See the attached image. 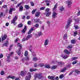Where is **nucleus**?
Instances as JSON below:
<instances>
[{
  "instance_id": "f704fd0d",
  "label": "nucleus",
  "mask_w": 80,
  "mask_h": 80,
  "mask_svg": "<svg viewBox=\"0 0 80 80\" xmlns=\"http://www.w3.org/2000/svg\"><path fill=\"white\" fill-rule=\"evenodd\" d=\"M29 50L30 52H32V47L30 46L29 48Z\"/></svg>"
},
{
  "instance_id": "09e8293b",
  "label": "nucleus",
  "mask_w": 80,
  "mask_h": 80,
  "mask_svg": "<svg viewBox=\"0 0 80 80\" xmlns=\"http://www.w3.org/2000/svg\"><path fill=\"white\" fill-rule=\"evenodd\" d=\"M75 41L74 40H72L71 41V43H73V44H74V43H75Z\"/></svg>"
},
{
  "instance_id": "a18cd8bd",
  "label": "nucleus",
  "mask_w": 80,
  "mask_h": 80,
  "mask_svg": "<svg viewBox=\"0 0 80 80\" xmlns=\"http://www.w3.org/2000/svg\"><path fill=\"white\" fill-rule=\"evenodd\" d=\"M60 10L61 11H63L64 10V8H63V7H62L60 8Z\"/></svg>"
},
{
  "instance_id": "4468645a",
  "label": "nucleus",
  "mask_w": 80,
  "mask_h": 80,
  "mask_svg": "<svg viewBox=\"0 0 80 80\" xmlns=\"http://www.w3.org/2000/svg\"><path fill=\"white\" fill-rule=\"evenodd\" d=\"M48 78L49 79H51L52 80H55V78L52 76H48Z\"/></svg>"
},
{
  "instance_id": "c756f323",
  "label": "nucleus",
  "mask_w": 80,
  "mask_h": 80,
  "mask_svg": "<svg viewBox=\"0 0 80 80\" xmlns=\"http://www.w3.org/2000/svg\"><path fill=\"white\" fill-rule=\"evenodd\" d=\"M28 54V52L27 51H26L24 53V56L25 57H27Z\"/></svg>"
},
{
  "instance_id": "412c9836",
  "label": "nucleus",
  "mask_w": 80,
  "mask_h": 80,
  "mask_svg": "<svg viewBox=\"0 0 80 80\" xmlns=\"http://www.w3.org/2000/svg\"><path fill=\"white\" fill-rule=\"evenodd\" d=\"M32 37V34H31L29 35H28L27 36V37L26 38L28 40L29 38H31Z\"/></svg>"
},
{
  "instance_id": "338daca9",
  "label": "nucleus",
  "mask_w": 80,
  "mask_h": 80,
  "mask_svg": "<svg viewBox=\"0 0 80 80\" xmlns=\"http://www.w3.org/2000/svg\"><path fill=\"white\" fill-rule=\"evenodd\" d=\"M15 77L14 76H11V78H12V79H14Z\"/></svg>"
},
{
  "instance_id": "6ab92c4d",
  "label": "nucleus",
  "mask_w": 80,
  "mask_h": 80,
  "mask_svg": "<svg viewBox=\"0 0 80 80\" xmlns=\"http://www.w3.org/2000/svg\"><path fill=\"white\" fill-rule=\"evenodd\" d=\"M8 44V41H6V42L4 44H3L2 45V47L3 46H5L6 47H7V45Z\"/></svg>"
},
{
  "instance_id": "a211bd4d",
  "label": "nucleus",
  "mask_w": 80,
  "mask_h": 80,
  "mask_svg": "<svg viewBox=\"0 0 80 80\" xmlns=\"http://www.w3.org/2000/svg\"><path fill=\"white\" fill-rule=\"evenodd\" d=\"M32 60L34 62H35L38 60V58L36 57H34L32 58Z\"/></svg>"
},
{
  "instance_id": "6e6d98bb",
  "label": "nucleus",
  "mask_w": 80,
  "mask_h": 80,
  "mask_svg": "<svg viewBox=\"0 0 80 80\" xmlns=\"http://www.w3.org/2000/svg\"><path fill=\"white\" fill-rule=\"evenodd\" d=\"M28 24L29 25H31L32 24V22H31L30 21H28Z\"/></svg>"
},
{
  "instance_id": "f3484780",
  "label": "nucleus",
  "mask_w": 80,
  "mask_h": 80,
  "mask_svg": "<svg viewBox=\"0 0 80 80\" xmlns=\"http://www.w3.org/2000/svg\"><path fill=\"white\" fill-rule=\"evenodd\" d=\"M13 11H15V8H11L9 10V12L10 13H11V14H12L11 13L13 11Z\"/></svg>"
},
{
  "instance_id": "8fccbe9b",
  "label": "nucleus",
  "mask_w": 80,
  "mask_h": 80,
  "mask_svg": "<svg viewBox=\"0 0 80 80\" xmlns=\"http://www.w3.org/2000/svg\"><path fill=\"white\" fill-rule=\"evenodd\" d=\"M4 73H5V72L3 71H2L1 72V74L2 75H4Z\"/></svg>"
},
{
  "instance_id": "1a4fd4ad",
  "label": "nucleus",
  "mask_w": 80,
  "mask_h": 80,
  "mask_svg": "<svg viewBox=\"0 0 80 80\" xmlns=\"http://www.w3.org/2000/svg\"><path fill=\"white\" fill-rule=\"evenodd\" d=\"M64 52L65 53H66L67 54H68L69 55V54H70V53H71V52L70 51H68V50H67V49H65L64 51Z\"/></svg>"
},
{
  "instance_id": "4d7b16f0",
  "label": "nucleus",
  "mask_w": 80,
  "mask_h": 80,
  "mask_svg": "<svg viewBox=\"0 0 80 80\" xmlns=\"http://www.w3.org/2000/svg\"><path fill=\"white\" fill-rule=\"evenodd\" d=\"M39 27V24H38L37 23L35 25V27H36V28H38Z\"/></svg>"
},
{
  "instance_id": "864d4df0",
  "label": "nucleus",
  "mask_w": 80,
  "mask_h": 80,
  "mask_svg": "<svg viewBox=\"0 0 80 80\" xmlns=\"http://www.w3.org/2000/svg\"><path fill=\"white\" fill-rule=\"evenodd\" d=\"M67 34H65L64 35V38H67Z\"/></svg>"
},
{
  "instance_id": "774afa93",
  "label": "nucleus",
  "mask_w": 80,
  "mask_h": 80,
  "mask_svg": "<svg viewBox=\"0 0 80 80\" xmlns=\"http://www.w3.org/2000/svg\"><path fill=\"white\" fill-rule=\"evenodd\" d=\"M3 57V55L2 54H0V58H2Z\"/></svg>"
},
{
  "instance_id": "f03ea898",
  "label": "nucleus",
  "mask_w": 80,
  "mask_h": 80,
  "mask_svg": "<svg viewBox=\"0 0 80 80\" xmlns=\"http://www.w3.org/2000/svg\"><path fill=\"white\" fill-rule=\"evenodd\" d=\"M42 73H39L38 74H36L35 76V78H38V79H42V76H41Z\"/></svg>"
},
{
  "instance_id": "c03bdc74",
  "label": "nucleus",
  "mask_w": 80,
  "mask_h": 80,
  "mask_svg": "<svg viewBox=\"0 0 80 80\" xmlns=\"http://www.w3.org/2000/svg\"><path fill=\"white\" fill-rule=\"evenodd\" d=\"M72 59L73 60H77V59H78V57H73L72 58Z\"/></svg>"
},
{
  "instance_id": "7ed1b4c3",
  "label": "nucleus",
  "mask_w": 80,
  "mask_h": 80,
  "mask_svg": "<svg viewBox=\"0 0 80 80\" xmlns=\"http://www.w3.org/2000/svg\"><path fill=\"white\" fill-rule=\"evenodd\" d=\"M31 74L30 72H28V76H27L25 78V80H29L30 79L32 76L31 75Z\"/></svg>"
},
{
  "instance_id": "e433bc0d",
  "label": "nucleus",
  "mask_w": 80,
  "mask_h": 80,
  "mask_svg": "<svg viewBox=\"0 0 80 80\" xmlns=\"http://www.w3.org/2000/svg\"><path fill=\"white\" fill-rule=\"evenodd\" d=\"M34 22H39V20H40L39 19H34Z\"/></svg>"
},
{
  "instance_id": "0eeeda50",
  "label": "nucleus",
  "mask_w": 80,
  "mask_h": 80,
  "mask_svg": "<svg viewBox=\"0 0 80 80\" xmlns=\"http://www.w3.org/2000/svg\"><path fill=\"white\" fill-rule=\"evenodd\" d=\"M58 65L62 66V65H64L65 63L62 62H58Z\"/></svg>"
},
{
  "instance_id": "a19ab883",
  "label": "nucleus",
  "mask_w": 80,
  "mask_h": 80,
  "mask_svg": "<svg viewBox=\"0 0 80 80\" xmlns=\"http://www.w3.org/2000/svg\"><path fill=\"white\" fill-rule=\"evenodd\" d=\"M50 9L49 8H46L45 10L46 12H49Z\"/></svg>"
},
{
  "instance_id": "9b49d317",
  "label": "nucleus",
  "mask_w": 80,
  "mask_h": 80,
  "mask_svg": "<svg viewBox=\"0 0 80 80\" xmlns=\"http://www.w3.org/2000/svg\"><path fill=\"white\" fill-rule=\"evenodd\" d=\"M40 12H37L35 13V17H38L40 16Z\"/></svg>"
},
{
  "instance_id": "3c124183",
  "label": "nucleus",
  "mask_w": 80,
  "mask_h": 80,
  "mask_svg": "<svg viewBox=\"0 0 80 80\" xmlns=\"http://www.w3.org/2000/svg\"><path fill=\"white\" fill-rule=\"evenodd\" d=\"M27 40H28L26 38H24L22 40V42H24V41H26Z\"/></svg>"
},
{
  "instance_id": "e2e57ef3",
  "label": "nucleus",
  "mask_w": 80,
  "mask_h": 80,
  "mask_svg": "<svg viewBox=\"0 0 80 80\" xmlns=\"http://www.w3.org/2000/svg\"><path fill=\"white\" fill-rule=\"evenodd\" d=\"M37 67V63H34V67Z\"/></svg>"
},
{
  "instance_id": "473e14b6",
  "label": "nucleus",
  "mask_w": 80,
  "mask_h": 80,
  "mask_svg": "<svg viewBox=\"0 0 80 80\" xmlns=\"http://www.w3.org/2000/svg\"><path fill=\"white\" fill-rule=\"evenodd\" d=\"M23 6H21L19 8V11H22V10H23Z\"/></svg>"
},
{
  "instance_id": "7c9ffc66",
  "label": "nucleus",
  "mask_w": 80,
  "mask_h": 80,
  "mask_svg": "<svg viewBox=\"0 0 80 80\" xmlns=\"http://www.w3.org/2000/svg\"><path fill=\"white\" fill-rule=\"evenodd\" d=\"M69 56H62V58H64V59H66V58H67Z\"/></svg>"
},
{
  "instance_id": "4be33fe9",
  "label": "nucleus",
  "mask_w": 80,
  "mask_h": 80,
  "mask_svg": "<svg viewBox=\"0 0 80 80\" xmlns=\"http://www.w3.org/2000/svg\"><path fill=\"white\" fill-rule=\"evenodd\" d=\"M37 69L36 68H31L29 69V71L31 72H34V71H36Z\"/></svg>"
},
{
  "instance_id": "de8ad7c7",
  "label": "nucleus",
  "mask_w": 80,
  "mask_h": 80,
  "mask_svg": "<svg viewBox=\"0 0 80 80\" xmlns=\"http://www.w3.org/2000/svg\"><path fill=\"white\" fill-rule=\"evenodd\" d=\"M77 62H78L77 61H74L72 63V64H76V63H77Z\"/></svg>"
},
{
  "instance_id": "5701e85b",
  "label": "nucleus",
  "mask_w": 80,
  "mask_h": 80,
  "mask_svg": "<svg viewBox=\"0 0 80 80\" xmlns=\"http://www.w3.org/2000/svg\"><path fill=\"white\" fill-rule=\"evenodd\" d=\"M37 35L39 37H40V36H42V35L43 33L41 32H38V33Z\"/></svg>"
},
{
  "instance_id": "cd10ccee",
  "label": "nucleus",
  "mask_w": 80,
  "mask_h": 80,
  "mask_svg": "<svg viewBox=\"0 0 80 80\" xmlns=\"http://www.w3.org/2000/svg\"><path fill=\"white\" fill-rule=\"evenodd\" d=\"M38 66H39V67H43L44 66V64L43 63H40L38 64Z\"/></svg>"
},
{
  "instance_id": "aec40b11",
  "label": "nucleus",
  "mask_w": 80,
  "mask_h": 80,
  "mask_svg": "<svg viewBox=\"0 0 80 80\" xmlns=\"http://www.w3.org/2000/svg\"><path fill=\"white\" fill-rule=\"evenodd\" d=\"M57 68V66L55 65L52 66L51 69L52 70H54V69H55Z\"/></svg>"
},
{
  "instance_id": "ddd939ff",
  "label": "nucleus",
  "mask_w": 80,
  "mask_h": 80,
  "mask_svg": "<svg viewBox=\"0 0 80 80\" xmlns=\"http://www.w3.org/2000/svg\"><path fill=\"white\" fill-rule=\"evenodd\" d=\"M6 38H7V35L4 34L3 35V37L2 38V41L3 42V41L5 40Z\"/></svg>"
},
{
  "instance_id": "4c0bfd02",
  "label": "nucleus",
  "mask_w": 80,
  "mask_h": 80,
  "mask_svg": "<svg viewBox=\"0 0 80 80\" xmlns=\"http://www.w3.org/2000/svg\"><path fill=\"white\" fill-rule=\"evenodd\" d=\"M57 7V4L55 5L54 8H53V10H54L55 9H56Z\"/></svg>"
},
{
  "instance_id": "37998d69",
  "label": "nucleus",
  "mask_w": 80,
  "mask_h": 80,
  "mask_svg": "<svg viewBox=\"0 0 80 80\" xmlns=\"http://www.w3.org/2000/svg\"><path fill=\"white\" fill-rule=\"evenodd\" d=\"M32 56L33 57H35L37 56V54L35 53V52H33L32 54Z\"/></svg>"
},
{
  "instance_id": "603ef678",
  "label": "nucleus",
  "mask_w": 80,
  "mask_h": 80,
  "mask_svg": "<svg viewBox=\"0 0 80 80\" xmlns=\"http://www.w3.org/2000/svg\"><path fill=\"white\" fill-rule=\"evenodd\" d=\"M14 59H15V60H18V59H19V57L17 56L15 57H14Z\"/></svg>"
},
{
  "instance_id": "39448f33",
  "label": "nucleus",
  "mask_w": 80,
  "mask_h": 80,
  "mask_svg": "<svg viewBox=\"0 0 80 80\" xmlns=\"http://www.w3.org/2000/svg\"><path fill=\"white\" fill-rule=\"evenodd\" d=\"M57 13L55 12H53L52 13V18H55L56 17H57Z\"/></svg>"
},
{
  "instance_id": "20e7f679",
  "label": "nucleus",
  "mask_w": 80,
  "mask_h": 80,
  "mask_svg": "<svg viewBox=\"0 0 80 80\" xmlns=\"http://www.w3.org/2000/svg\"><path fill=\"white\" fill-rule=\"evenodd\" d=\"M73 72H74L75 73L74 74L75 75L77 76V75H78L80 73V71L78 69H75L73 70Z\"/></svg>"
},
{
  "instance_id": "bf43d9fd",
  "label": "nucleus",
  "mask_w": 80,
  "mask_h": 80,
  "mask_svg": "<svg viewBox=\"0 0 80 80\" xmlns=\"http://www.w3.org/2000/svg\"><path fill=\"white\" fill-rule=\"evenodd\" d=\"M45 8V7H42V8H40V10H44Z\"/></svg>"
},
{
  "instance_id": "f8f14e48",
  "label": "nucleus",
  "mask_w": 80,
  "mask_h": 80,
  "mask_svg": "<svg viewBox=\"0 0 80 80\" xmlns=\"http://www.w3.org/2000/svg\"><path fill=\"white\" fill-rule=\"evenodd\" d=\"M44 67L46 68H50V67H51L50 65H47V64L44 65Z\"/></svg>"
},
{
  "instance_id": "5fc2aeb1",
  "label": "nucleus",
  "mask_w": 80,
  "mask_h": 80,
  "mask_svg": "<svg viewBox=\"0 0 80 80\" xmlns=\"http://www.w3.org/2000/svg\"><path fill=\"white\" fill-rule=\"evenodd\" d=\"M7 61L8 62H11V60H10V57H9V58L7 59Z\"/></svg>"
},
{
  "instance_id": "58836bf2",
  "label": "nucleus",
  "mask_w": 80,
  "mask_h": 80,
  "mask_svg": "<svg viewBox=\"0 0 80 80\" xmlns=\"http://www.w3.org/2000/svg\"><path fill=\"white\" fill-rule=\"evenodd\" d=\"M22 4V3L21 2L18 4V5L16 6V8H18V7H19L20 5Z\"/></svg>"
},
{
  "instance_id": "9d476101",
  "label": "nucleus",
  "mask_w": 80,
  "mask_h": 80,
  "mask_svg": "<svg viewBox=\"0 0 80 80\" xmlns=\"http://www.w3.org/2000/svg\"><path fill=\"white\" fill-rule=\"evenodd\" d=\"M66 4H68V7H70V6H69V5H70L72 4V2L70 1H66Z\"/></svg>"
},
{
  "instance_id": "69168bd1",
  "label": "nucleus",
  "mask_w": 80,
  "mask_h": 80,
  "mask_svg": "<svg viewBox=\"0 0 80 80\" xmlns=\"http://www.w3.org/2000/svg\"><path fill=\"white\" fill-rule=\"evenodd\" d=\"M3 8H7V5H4L3 6Z\"/></svg>"
},
{
  "instance_id": "a878e982",
  "label": "nucleus",
  "mask_w": 80,
  "mask_h": 80,
  "mask_svg": "<svg viewBox=\"0 0 80 80\" xmlns=\"http://www.w3.org/2000/svg\"><path fill=\"white\" fill-rule=\"evenodd\" d=\"M27 30V26H25L22 30V33H25Z\"/></svg>"
},
{
  "instance_id": "dca6fc26",
  "label": "nucleus",
  "mask_w": 80,
  "mask_h": 80,
  "mask_svg": "<svg viewBox=\"0 0 80 80\" xmlns=\"http://www.w3.org/2000/svg\"><path fill=\"white\" fill-rule=\"evenodd\" d=\"M72 22V20H71V19H68V23L67 24V25H68L69 26L70 25V23H71V22Z\"/></svg>"
},
{
  "instance_id": "052dcab7",
  "label": "nucleus",
  "mask_w": 80,
  "mask_h": 80,
  "mask_svg": "<svg viewBox=\"0 0 80 80\" xmlns=\"http://www.w3.org/2000/svg\"><path fill=\"white\" fill-rule=\"evenodd\" d=\"M77 35V32H74L73 34L74 37H75Z\"/></svg>"
},
{
  "instance_id": "49530a36",
  "label": "nucleus",
  "mask_w": 80,
  "mask_h": 80,
  "mask_svg": "<svg viewBox=\"0 0 80 80\" xmlns=\"http://www.w3.org/2000/svg\"><path fill=\"white\" fill-rule=\"evenodd\" d=\"M25 60H29V57L27 56V57H26V58H25Z\"/></svg>"
},
{
  "instance_id": "13d9d810",
  "label": "nucleus",
  "mask_w": 80,
  "mask_h": 80,
  "mask_svg": "<svg viewBox=\"0 0 80 80\" xmlns=\"http://www.w3.org/2000/svg\"><path fill=\"white\" fill-rule=\"evenodd\" d=\"M25 60V58H22V62H24Z\"/></svg>"
},
{
  "instance_id": "ea45409f",
  "label": "nucleus",
  "mask_w": 80,
  "mask_h": 80,
  "mask_svg": "<svg viewBox=\"0 0 80 80\" xmlns=\"http://www.w3.org/2000/svg\"><path fill=\"white\" fill-rule=\"evenodd\" d=\"M37 11V9L33 10L32 11V14H34L35 13V12Z\"/></svg>"
},
{
  "instance_id": "72a5a7b5",
  "label": "nucleus",
  "mask_w": 80,
  "mask_h": 80,
  "mask_svg": "<svg viewBox=\"0 0 80 80\" xmlns=\"http://www.w3.org/2000/svg\"><path fill=\"white\" fill-rule=\"evenodd\" d=\"M23 27V24H20L18 26V28H21Z\"/></svg>"
},
{
  "instance_id": "c85d7f7f",
  "label": "nucleus",
  "mask_w": 80,
  "mask_h": 80,
  "mask_svg": "<svg viewBox=\"0 0 80 80\" xmlns=\"http://www.w3.org/2000/svg\"><path fill=\"white\" fill-rule=\"evenodd\" d=\"M17 53L18 55H20L21 54V53L20 52V49H19L17 51Z\"/></svg>"
},
{
  "instance_id": "423d86ee",
  "label": "nucleus",
  "mask_w": 80,
  "mask_h": 80,
  "mask_svg": "<svg viewBox=\"0 0 80 80\" xmlns=\"http://www.w3.org/2000/svg\"><path fill=\"white\" fill-rule=\"evenodd\" d=\"M49 42V40L48 39H46L44 42V45L46 46V45H48V42Z\"/></svg>"
},
{
  "instance_id": "2eb2a0df",
  "label": "nucleus",
  "mask_w": 80,
  "mask_h": 80,
  "mask_svg": "<svg viewBox=\"0 0 80 80\" xmlns=\"http://www.w3.org/2000/svg\"><path fill=\"white\" fill-rule=\"evenodd\" d=\"M24 8L26 10H28L30 8V7L28 5H25L24 6Z\"/></svg>"
},
{
  "instance_id": "393cba45",
  "label": "nucleus",
  "mask_w": 80,
  "mask_h": 80,
  "mask_svg": "<svg viewBox=\"0 0 80 80\" xmlns=\"http://www.w3.org/2000/svg\"><path fill=\"white\" fill-rule=\"evenodd\" d=\"M21 75L22 77H23L25 75V72L23 71H21Z\"/></svg>"
},
{
  "instance_id": "680f3d73",
  "label": "nucleus",
  "mask_w": 80,
  "mask_h": 80,
  "mask_svg": "<svg viewBox=\"0 0 80 80\" xmlns=\"http://www.w3.org/2000/svg\"><path fill=\"white\" fill-rule=\"evenodd\" d=\"M74 28H75V29H78V26H77L76 25H75L74 26Z\"/></svg>"
},
{
  "instance_id": "bb28decb",
  "label": "nucleus",
  "mask_w": 80,
  "mask_h": 80,
  "mask_svg": "<svg viewBox=\"0 0 80 80\" xmlns=\"http://www.w3.org/2000/svg\"><path fill=\"white\" fill-rule=\"evenodd\" d=\"M67 70V68H64L63 69H62V70L61 71V72H65V70Z\"/></svg>"
},
{
  "instance_id": "0e129e2a",
  "label": "nucleus",
  "mask_w": 80,
  "mask_h": 80,
  "mask_svg": "<svg viewBox=\"0 0 80 80\" xmlns=\"http://www.w3.org/2000/svg\"><path fill=\"white\" fill-rule=\"evenodd\" d=\"M31 6H34V3H33V2H31Z\"/></svg>"
},
{
  "instance_id": "b1692460",
  "label": "nucleus",
  "mask_w": 80,
  "mask_h": 80,
  "mask_svg": "<svg viewBox=\"0 0 80 80\" xmlns=\"http://www.w3.org/2000/svg\"><path fill=\"white\" fill-rule=\"evenodd\" d=\"M50 14H51V12H47L46 14V17H49L50 16Z\"/></svg>"
},
{
  "instance_id": "6e6552de",
  "label": "nucleus",
  "mask_w": 80,
  "mask_h": 80,
  "mask_svg": "<svg viewBox=\"0 0 80 80\" xmlns=\"http://www.w3.org/2000/svg\"><path fill=\"white\" fill-rule=\"evenodd\" d=\"M34 28L32 27L29 30V32H28V35H29V34H30L32 32V31H33L34 30Z\"/></svg>"
},
{
  "instance_id": "f257e3e1",
  "label": "nucleus",
  "mask_w": 80,
  "mask_h": 80,
  "mask_svg": "<svg viewBox=\"0 0 80 80\" xmlns=\"http://www.w3.org/2000/svg\"><path fill=\"white\" fill-rule=\"evenodd\" d=\"M18 18V17L17 16H15V17L13 18V19L12 20L11 22V23H14V25H15L17 24V23L15 22L17 21Z\"/></svg>"
},
{
  "instance_id": "c9c22d12",
  "label": "nucleus",
  "mask_w": 80,
  "mask_h": 80,
  "mask_svg": "<svg viewBox=\"0 0 80 80\" xmlns=\"http://www.w3.org/2000/svg\"><path fill=\"white\" fill-rule=\"evenodd\" d=\"M20 43H18L17 45V47H19L20 48H21L22 47V44H20Z\"/></svg>"
},
{
  "instance_id": "79ce46f5",
  "label": "nucleus",
  "mask_w": 80,
  "mask_h": 80,
  "mask_svg": "<svg viewBox=\"0 0 80 80\" xmlns=\"http://www.w3.org/2000/svg\"><path fill=\"white\" fill-rule=\"evenodd\" d=\"M63 74H61L60 76L59 77V78H63Z\"/></svg>"
},
{
  "instance_id": "2f4dec72",
  "label": "nucleus",
  "mask_w": 80,
  "mask_h": 80,
  "mask_svg": "<svg viewBox=\"0 0 80 80\" xmlns=\"http://www.w3.org/2000/svg\"><path fill=\"white\" fill-rule=\"evenodd\" d=\"M72 45H70L68 46L67 47V48H68V49H70V48H72Z\"/></svg>"
}]
</instances>
